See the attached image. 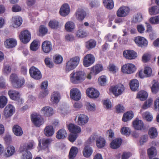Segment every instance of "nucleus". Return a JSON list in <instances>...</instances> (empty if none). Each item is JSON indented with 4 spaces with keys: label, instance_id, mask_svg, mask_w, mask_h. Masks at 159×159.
Here are the masks:
<instances>
[{
    "label": "nucleus",
    "instance_id": "nucleus-1",
    "mask_svg": "<svg viewBox=\"0 0 159 159\" xmlns=\"http://www.w3.org/2000/svg\"><path fill=\"white\" fill-rule=\"evenodd\" d=\"M92 75H94L93 73L90 72L86 76L85 73L82 71H73L70 75V81L74 84H77L82 82L87 77L89 80H91Z\"/></svg>",
    "mask_w": 159,
    "mask_h": 159
},
{
    "label": "nucleus",
    "instance_id": "nucleus-2",
    "mask_svg": "<svg viewBox=\"0 0 159 159\" xmlns=\"http://www.w3.org/2000/svg\"><path fill=\"white\" fill-rule=\"evenodd\" d=\"M96 139V143L97 147L99 148L104 147L105 145L106 141L102 137H98V135L95 134H92L86 141L87 144L91 145L93 143Z\"/></svg>",
    "mask_w": 159,
    "mask_h": 159
},
{
    "label": "nucleus",
    "instance_id": "nucleus-3",
    "mask_svg": "<svg viewBox=\"0 0 159 159\" xmlns=\"http://www.w3.org/2000/svg\"><path fill=\"white\" fill-rule=\"evenodd\" d=\"M80 59V57L78 56H75L69 59L66 64L65 71L66 72H68L75 69L79 64Z\"/></svg>",
    "mask_w": 159,
    "mask_h": 159
},
{
    "label": "nucleus",
    "instance_id": "nucleus-4",
    "mask_svg": "<svg viewBox=\"0 0 159 159\" xmlns=\"http://www.w3.org/2000/svg\"><path fill=\"white\" fill-rule=\"evenodd\" d=\"M31 119L33 124L37 127H39L44 123L43 118L37 113L32 114Z\"/></svg>",
    "mask_w": 159,
    "mask_h": 159
},
{
    "label": "nucleus",
    "instance_id": "nucleus-5",
    "mask_svg": "<svg viewBox=\"0 0 159 159\" xmlns=\"http://www.w3.org/2000/svg\"><path fill=\"white\" fill-rule=\"evenodd\" d=\"M31 38L30 33L27 30L21 32L19 35L20 40L24 43H28L30 41Z\"/></svg>",
    "mask_w": 159,
    "mask_h": 159
},
{
    "label": "nucleus",
    "instance_id": "nucleus-6",
    "mask_svg": "<svg viewBox=\"0 0 159 159\" xmlns=\"http://www.w3.org/2000/svg\"><path fill=\"white\" fill-rule=\"evenodd\" d=\"M110 90L116 96L121 95L125 90L124 86L121 84H119L111 87Z\"/></svg>",
    "mask_w": 159,
    "mask_h": 159
},
{
    "label": "nucleus",
    "instance_id": "nucleus-7",
    "mask_svg": "<svg viewBox=\"0 0 159 159\" xmlns=\"http://www.w3.org/2000/svg\"><path fill=\"white\" fill-rule=\"evenodd\" d=\"M136 70L135 66L131 63H127L123 65L121 67V71L125 73L130 74L134 72Z\"/></svg>",
    "mask_w": 159,
    "mask_h": 159
},
{
    "label": "nucleus",
    "instance_id": "nucleus-8",
    "mask_svg": "<svg viewBox=\"0 0 159 159\" xmlns=\"http://www.w3.org/2000/svg\"><path fill=\"white\" fill-rule=\"evenodd\" d=\"M39 142L38 147L39 150L42 149H46L48 150V146L51 143L52 140L50 139H38Z\"/></svg>",
    "mask_w": 159,
    "mask_h": 159
},
{
    "label": "nucleus",
    "instance_id": "nucleus-9",
    "mask_svg": "<svg viewBox=\"0 0 159 159\" xmlns=\"http://www.w3.org/2000/svg\"><path fill=\"white\" fill-rule=\"evenodd\" d=\"M95 60V57L93 55L87 54L84 58L83 65L85 67H88L93 64L94 63Z\"/></svg>",
    "mask_w": 159,
    "mask_h": 159
},
{
    "label": "nucleus",
    "instance_id": "nucleus-10",
    "mask_svg": "<svg viewBox=\"0 0 159 159\" xmlns=\"http://www.w3.org/2000/svg\"><path fill=\"white\" fill-rule=\"evenodd\" d=\"M29 73L31 76L35 79L39 80L42 77V75L40 71L34 66L30 68Z\"/></svg>",
    "mask_w": 159,
    "mask_h": 159
},
{
    "label": "nucleus",
    "instance_id": "nucleus-11",
    "mask_svg": "<svg viewBox=\"0 0 159 159\" xmlns=\"http://www.w3.org/2000/svg\"><path fill=\"white\" fill-rule=\"evenodd\" d=\"M130 9L127 7L122 6L117 10L116 15L119 17H124L127 16L129 13Z\"/></svg>",
    "mask_w": 159,
    "mask_h": 159
},
{
    "label": "nucleus",
    "instance_id": "nucleus-12",
    "mask_svg": "<svg viewBox=\"0 0 159 159\" xmlns=\"http://www.w3.org/2000/svg\"><path fill=\"white\" fill-rule=\"evenodd\" d=\"M15 108L12 105L8 104L5 107L4 111V116L6 118L11 116L15 112Z\"/></svg>",
    "mask_w": 159,
    "mask_h": 159
},
{
    "label": "nucleus",
    "instance_id": "nucleus-13",
    "mask_svg": "<svg viewBox=\"0 0 159 159\" xmlns=\"http://www.w3.org/2000/svg\"><path fill=\"white\" fill-rule=\"evenodd\" d=\"M81 93L79 90L76 88L72 89L70 92V98L74 100H79L81 98Z\"/></svg>",
    "mask_w": 159,
    "mask_h": 159
},
{
    "label": "nucleus",
    "instance_id": "nucleus-14",
    "mask_svg": "<svg viewBox=\"0 0 159 159\" xmlns=\"http://www.w3.org/2000/svg\"><path fill=\"white\" fill-rule=\"evenodd\" d=\"M123 55L125 57L129 60L135 59L137 56V53L132 50L124 51L123 52Z\"/></svg>",
    "mask_w": 159,
    "mask_h": 159
},
{
    "label": "nucleus",
    "instance_id": "nucleus-15",
    "mask_svg": "<svg viewBox=\"0 0 159 159\" xmlns=\"http://www.w3.org/2000/svg\"><path fill=\"white\" fill-rule=\"evenodd\" d=\"M133 126L136 130H142L144 129L143 122L139 119L136 118L132 122Z\"/></svg>",
    "mask_w": 159,
    "mask_h": 159
},
{
    "label": "nucleus",
    "instance_id": "nucleus-16",
    "mask_svg": "<svg viewBox=\"0 0 159 159\" xmlns=\"http://www.w3.org/2000/svg\"><path fill=\"white\" fill-rule=\"evenodd\" d=\"M8 93L11 99L17 101L20 100V94L18 91L13 89H11L8 91Z\"/></svg>",
    "mask_w": 159,
    "mask_h": 159
},
{
    "label": "nucleus",
    "instance_id": "nucleus-17",
    "mask_svg": "<svg viewBox=\"0 0 159 159\" xmlns=\"http://www.w3.org/2000/svg\"><path fill=\"white\" fill-rule=\"evenodd\" d=\"M34 142L32 140L29 141L22 145H21L20 148V152H24L28 150H31L34 148V147L35 145Z\"/></svg>",
    "mask_w": 159,
    "mask_h": 159
},
{
    "label": "nucleus",
    "instance_id": "nucleus-18",
    "mask_svg": "<svg viewBox=\"0 0 159 159\" xmlns=\"http://www.w3.org/2000/svg\"><path fill=\"white\" fill-rule=\"evenodd\" d=\"M87 95L89 97L92 98H96L99 95L98 91L93 88H89L87 89L86 91Z\"/></svg>",
    "mask_w": 159,
    "mask_h": 159
},
{
    "label": "nucleus",
    "instance_id": "nucleus-19",
    "mask_svg": "<svg viewBox=\"0 0 159 159\" xmlns=\"http://www.w3.org/2000/svg\"><path fill=\"white\" fill-rule=\"evenodd\" d=\"M135 43L139 47H143L148 45V42L147 40L142 37H137L134 39Z\"/></svg>",
    "mask_w": 159,
    "mask_h": 159
},
{
    "label": "nucleus",
    "instance_id": "nucleus-20",
    "mask_svg": "<svg viewBox=\"0 0 159 159\" xmlns=\"http://www.w3.org/2000/svg\"><path fill=\"white\" fill-rule=\"evenodd\" d=\"M43 51L45 53H48L52 50V45L51 42L48 41H44L42 45Z\"/></svg>",
    "mask_w": 159,
    "mask_h": 159
},
{
    "label": "nucleus",
    "instance_id": "nucleus-21",
    "mask_svg": "<svg viewBox=\"0 0 159 159\" xmlns=\"http://www.w3.org/2000/svg\"><path fill=\"white\" fill-rule=\"evenodd\" d=\"M61 98L60 93L58 91H54L51 94L50 100L53 104H57L60 101Z\"/></svg>",
    "mask_w": 159,
    "mask_h": 159
},
{
    "label": "nucleus",
    "instance_id": "nucleus-22",
    "mask_svg": "<svg viewBox=\"0 0 159 159\" xmlns=\"http://www.w3.org/2000/svg\"><path fill=\"white\" fill-rule=\"evenodd\" d=\"M15 152V148L14 146L9 145L6 148L4 156L6 157H10L14 155Z\"/></svg>",
    "mask_w": 159,
    "mask_h": 159
},
{
    "label": "nucleus",
    "instance_id": "nucleus-23",
    "mask_svg": "<svg viewBox=\"0 0 159 159\" xmlns=\"http://www.w3.org/2000/svg\"><path fill=\"white\" fill-rule=\"evenodd\" d=\"M75 15L76 18L77 20L82 21L85 18L86 15V13L84 10L81 8H79L77 10Z\"/></svg>",
    "mask_w": 159,
    "mask_h": 159
},
{
    "label": "nucleus",
    "instance_id": "nucleus-24",
    "mask_svg": "<svg viewBox=\"0 0 159 159\" xmlns=\"http://www.w3.org/2000/svg\"><path fill=\"white\" fill-rule=\"evenodd\" d=\"M40 112L42 114L47 116H51L54 113L53 109L48 106L43 107L41 110Z\"/></svg>",
    "mask_w": 159,
    "mask_h": 159
},
{
    "label": "nucleus",
    "instance_id": "nucleus-25",
    "mask_svg": "<svg viewBox=\"0 0 159 159\" xmlns=\"http://www.w3.org/2000/svg\"><path fill=\"white\" fill-rule=\"evenodd\" d=\"M70 9L69 6L67 4H64L61 7L60 13V15L63 16H66L69 14L70 12Z\"/></svg>",
    "mask_w": 159,
    "mask_h": 159
},
{
    "label": "nucleus",
    "instance_id": "nucleus-26",
    "mask_svg": "<svg viewBox=\"0 0 159 159\" xmlns=\"http://www.w3.org/2000/svg\"><path fill=\"white\" fill-rule=\"evenodd\" d=\"M89 118L86 115L81 114L78 116L77 122L81 125H84L88 121Z\"/></svg>",
    "mask_w": 159,
    "mask_h": 159
},
{
    "label": "nucleus",
    "instance_id": "nucleus-27",
    "mask_svg": "<svg viewBox=\"0 0 159 159\" xmlns=\"http://www.w3.org/2000/svg\"><path fill=\"white\" fill-rule=\"evenodd\" d=\"M22 22V18L19 16L13 17L12 19V26L15 28L20 26Z\"/></svg>",
    "mask_w": 159,
    "mask_h": 159
},
{
    "label": "nucleus",
    "instance_id": "nucleus-28",
    "mask_svg": "<svg viewBox=\"0 0 159 159\" xmlns=\"http://www.w3.org/2000/svg\"><path fill=\"white\" fill-rule=\"evenodd\" d=\"M69 131L74 134H77L81 131L80 127L73 124H70L67 126Z\"/></svg>",
    "mask_w": 159,
    "mask_h": 159
},
{
    "label": "nucleus",
    "instance_id": "nucleus-29",
    "mask_svg": "<svg viewBox=\"0 0 159 159\" xmlns=\"http://www.w3.org/2000/svg\"><path fill=\"white\" fill-rule=\"evenodd\" d=\"M5 46L7 48H12L15 47L17 44L16 40L14 39H7L4 43Z\"/></svg>",
    "mask_w": 159,
    "mask_h": 159
},
{
    "label": "nucleus",
    "instance_id": "nucleus-30",
    "mask_svg": "<svg viewBox=\"0 0 159 159\" xmlns=\"http://www.w3.org/2000/svg\"><path fill=\"white\" fill-rule=\"evenodd\" d=\"M44 133L47 137H51L54 133V129L53 126L48 125L46 126L44 129Z\"/></svg>",
    "mask_w": 159,
    "mask_h": 159
},
{
    "label": "nucleus",
    "instance_id": "nucleus-31",
    "mask_svg": "<svg viewBox=\"0 0 159 159\" xmlns=\"http://www.w3.org/2000/svg\"><path fill=\"white\" fill-rule=\"evenodd\" d=\"M103 70L102 66L100 64H97L91 67V73H93V74L95 75L100 72L102 71Z\"/></svg>",
    "mask_w": 159,
    "mask_h": 159
},
{
    "label": "nucleus",
    "instance_id": "nucleus-32",
    "mask_svg": "<svg viewBox=\"0 0 159 159\" xmlns=\"http://www.w3.org/2000/svg\"><path fill=\"white\" fill-rule=\"evenodd\" d=\"M86 146L83 151V155L86 157H89L92 154L93 151L91 147L88 145L89 144H87L86 142L85 143Z\"/></svg>",
    "mask_w": 159,
    "mask_h": 159
},
{
    "label": "nucleus",
    "instance_id": "nucleus-33",
    "mask_svg": "<svg viewBox=\"0 0 159 159\" xmlns=\"http://www.w3.org/2000/svg\"><path fill=\"white\" fill-rule=\"evenodd\" d=\"M130 89L134 91H137L139 86V83L136 79H133L131 80L129 83Z\"/></svg>",
    "mask_w": 159,
    "mask_h": 159
},
{
    "label": "nucleus",
    "instance_id": "nucleus-34",
    "mask_svg": "<svg viewBox=\"0 0 159 159\" xmlns=\"http://www.w3.org/2000/svg\"><path fill=\"white\" fill-rule=\"evenodd\" d=\"M133 117V112L132 111H128L124 114L122 120L124 122H127L131 120Z\"/></svg>",
    "mask_w": 159,
    "mask_h": 159
},
{
    "label": "nucleus",
    "instance_id": "nucleus-35",
    "mask_svg": "<svg viewBox=\"0 0 159 159\" xmlns=\"http://www.w3.org/2000/svg\"><path fill=\"white\" fill-rule=\"evenodd\" d=\"M122 143L121 139H116L113 140L110 144V147L113 149H116L120 146Z\"/></svg>",
    "mask_w": 159,
    "mask_h": 159
},
{
    "label": "nucleus",
    "instance_id": "nucleus-36",
    "mask_svg": "<svg viewBox=\"0 0 159 159\" xmlns=\"http://www.w3.org/2000/svg\"><path fill=\"white\" fill-rule=\"evenodd\" d=\"M56 137L58 139H64L67 136V133L64 129L59 130L57 133Z\"/></svg>",
    "mask_w": 159,
    "mask_h": 159
},
{
    "label": "nucleus",
    "instance_id": "nucleus-37",
    "mask_svg": "<svg viewBox=\"0 0 159 159\" xmlns=\"http://www.w3.org/2000/svg\"><path fill=\"white\" fill-rule=\"evenodd\" d=\"M65 27L66 30L68 32H71L75 29V25L72 21H68L66 23Z\"/></svg>",
    "mask_w": 159,
    "mask_h": 159
},
{
    "label": "nucleus",
    "instance_id": "nucleus-38",
    "mask_svg": "<svg viewBox=\"0 0 159 159\" xmlns=\"http://www.w3.org/2000/svg\"><path fill=\"white\" fill-rule=\"evenodd\" d=\"M13 131L17 136H20L23 134V131L21 128L18 125H15L13 127Z\"/></svg>",
    "mask_w": 159,
    "mask_h": 159
},
{
    "label": "nucleus",
    "instance_id": "nucleus-39",
    "mask_svg": "<svg viewBox=\"0 0 159 159\" xmlns=\"http://www.w3.org/2000/svg\"><path fill=\"white\" fill-rule=\"evenodd\" d=\"M78 149L75 147H72L71 148L69 154L70 159H73L76 156L78 152Z\"/></svg>",
    "mask_w": 159,
    "mask_h": 159
},
{
    "label": "nucleus",
    "instance_id": "nucleus-40",
    "mask_svg": "<svg viewBox=\"0 0 159 159\" xmlns=\"http://www.w3.org/2000/svg\"><path fill=\"white\" fill-rule=\"evenodd\" d=\"M104 6L108 9H111L114 7V3L112 0H103Z\"/></svg>",
    "mask_w": 159,
    "mask_h": 159
},
{
    "label": "nucleus",
    "instance_id": "nucleus-41",
    "mask_svg": "<svg viewBox=\"0 0 159 159\" xmlns=\"http://www.w3.org/2000/svg\"><path fill=\"white\" fill-rule=\"evenodd\" d=\"M96 45V42L93 39H90L85 43V47L88 49H91L94 48Z\"/></svg>",
    "mask_w": 159,
    "mask_h": 159
},
{
    "label": "nucleus",
    "instance_id": "nucleus-42",
    "mask_svg": "<svg viewBox=\"0 0 159 159\" xmlns=\"http://www.w3.org/2000/svg\"><path fill=\"white\" fill-rule=\"evenodd\" d=\"M39 42L36 40H34L31 43L30 48L32 51H36L39 48Z\"/></svg>",
    "mask_w": 159,
    "mask_h": 159
},
{
    "label": "nucleus",
    "instance_id": "nucleus-43",
    "mask_svg": "<svg viewBox=\"0 0 159 159\" xmlns=\"http://www.w3.org/2000/svg\"><path fill=\"white\" fill-rule=\"evenodd\" d=\"M25 83V80L24 78H19L13 86L15 88H19L21 87Z\"/></svg>",
    "mask_w": 159,
    "mask_h": 159
},
{
    "label": "nucleus",
    "instance_id": "nucleus-44",
    "mask_svg": "<svg viewBox=\"0 0 159 159\" xmlns=\"http://www.w3.org/2000/svg\"><path fill=\"white\" fill-rule=\"evenodd\" d=\"M149 12L151 15H153L159 13V7L154 6L149 8Z\"/></svg>",
    "mask_w": 159,
    "mask_h": 159
},
{
    "label": "nucleus",
    "instance_id": "nucleus-45",
    "mask_svg": "<svg viewBox=\"0 0 159 159\" xmlns=\"http://www.w3.org/2000/svg\"><path fill=\"white\" fill-rule=\"evenodd\" d=\"M148 94L147 93L144 91L139 92L137 95V98H139L141 100H145L148 97Z\"/></svg>",
    "mask_w": 159,
    "mask_h": 159
},
{
    "label": "nucleus",
    "instance_id": "nucleus-46",
    "mask_svg": "<svg viewBox=\"0 0 159 159\" xmlns=\"http://www.w3.org/2000/svg\"><path fill=\"white\" fill-rule=\"evenodd\" d=\"M149 135L151 139H154L157 136V132L156 129L154 127L151 128L148 132Z\"/></svg>",
    "mask_w": 159,
    "mask_h": 159
},
{
    "label": "nucleus",
    "instance_id": "nucleus-47",
    "mask_svg": "<svg viewBox=\"0 0 159 159\" xmlns=\"http://www.w3.org/2000/svg\"><path fill=\"white\" fill-rule=\"evenodd\" d=\"M152 99L151 98H149L144 102L142 108L144 110L148 109L152 104Z\"/></svg>",
    "mask_w": 159,
    "mask_h": 159
},
{
    "label": "nucleus",
    "instance_id": "nucleus-48",
    "mask_svg": "<svg viewBox=\"0 0 159 159\" xmlns=\"http://www.w3.org/2000/svg\"><path fill=\"white\" fill-rule=\"evenodd\" d=\"M7 98L4 96L0 97V107L3 108L7 104Z\"/></svg>",
    "mask_w": 159,
    "mask_h": 159
},
{
    "label": "nucleus",
    "instance_id": "nucleus-49",
    "mask_svg": "<svg viewBox=\"0 0 159 159\" xmlns=\"http://www.w3.org/2000/svg\"><path fill=\"white\" fill-rule=\"evenodd\" d=\"M76 34L77 37L80 38H83L87 35V33L86 31L80 29H79L78 30Z\"/></svg>",
    "mask_w": 159,
    "mask_h": 159
},
{
    "label": "nucleus",
    "instance_id": "nucleus-50",
    "mask_svg": "<svg viewBox=\"0 0 159 159\" xmlns=\"http://www.w3.org/2000/svg\"><path fill=\"white\" fill-rule=\"evenodd\" d=\"M143 72L145 77H150L152 75V69L150 67L146 66L144 68Z\"/></svg>",
    "mask_w": 159,
    "mask_h": 159
},
{
    "label": "nucleus",
    "instance_id": "nucleus-51",
    "mask_svg": "<svg viewBox=\"0 0 159 159\" xmlns=\"http://www.w3.org/2000/svg\"><path fill=\"white\" fill-rule=\"evenodd\" d=\"M148 153L150 159H151L152 156H155L157 154V150L154 147H152L148 150Z\"/></svg>",
    "mask_w": 159,
    "mask_h": 159
},
{
    "label": "nucleus",
    "instance_id": "nucleus-52",
    "mask_svg": "<svg viewBox=\"0 0 159 159\" xmlns=\"http://www.w3.org/2000/svg\"><path fill=\"white\" fill-rule=\"evenodd\" d=\"M142 116L143 118L147 121H151L153 119L152 116L148 111H146L142 114Z\"/></svg>",
    "mask_w": 159,
    "mask_h": 159
},
{
    "label": "nucleus",
    "instance_id": "nucleus-53",
    "mask_svg": "<svg viewBox=\"0 0 159 159\" xmlns=\"http://www.w3.org/2000/svg\"><path fill=\"white\" fill-rule=\"evenodd\" d=\"M18 79L16 74L13 73L10 75L9 81L11 83L12 85L13 86Z\"/></svg>",
    "mask_w": 159,
    "mask_h": 159
},
{
    "label": "nucleus",
    "instance_id": "nucleus-54",
    "mask_svg": "<svg viewBox=\"0 0 159 159\" xmlns=\"http://www.w3.org/2000/svg\"><path fill=\"white\" fill-rule=\"evenodd\" d=\"M120 133L123 135H129L130 133V129L129 127H123L120 129Z\"/></svg>",
    "mask_w": 159,
    "mask_h": 159
},
{
    "label": "nucleus",
    "instance_id": "nucleus-55",
    "mask_svg": "<svg viewBox=\"0 0 159 159\" xmlns=\"http://www.w3.org/2000/svg\"><path fill=\"white\" fill-rule=\"evenodd\" d=\"M98 81L101 85L104 86L107 81V77L105 75L101 76L98 78Z\"/></svg>",
    "mask_w": 159,
    "mask_h": 159
},
{
    "label": "nucleus",
    "instance_id": "nucleus-56",
    "mask_svg": "<svg viewBox=\"0 0 159 159\" xmlns=\"http://www.w3.org/2000/svg\"><path fill=\"white\" fill-rule=\"evenodd\" d=\"M143 20V17L141 14L138 13L135 15L133 19V21L135 23L141 21Z\"/></svg>",
    "mask_w": 159,
    "mask_h": 159
},
{
    "label": "nucleus",
    "instance_id": "nucleus-57",
    "mask_svg": "<svg viewBox=\"0 0 159 159\" xmlns=\"http://www.w3.org/2000/svg\"><path fill=\"white\" fill-rule=\"evenodd\" d=\"M32 156L30 151H25L22 155V159H32Z\"/></svg>",
    "mask_w": 159,
    "mask_h": 159
},
{
    "label": "nucleus",
    "instance_id": "nucleus-58",
    "mask_svg": "<svg viewBox=\"0 0 159 159\" xmlns=\"http://www.w3.org/2000/svg\"><path fill=\"white\" fill-rule=\"evenodd\" d=\"M149 20L150 22L152 24H159V15L151 17Z\"/></svg>",
    "mask_w": 159,
    "mask_h": 159
},
{
    "label": "nucleus",
    "instance_id": "nucleus-59",
    "mask_svg": "<svg viewBox=\"0 0 159 159\" xmlns=\"http://www.w3.org/2000/svg\"><path fill=\"white\" fill-rule=\"evenodd\" d=\"M49 27L52 29H57L58 26V22L56 20H51L48 24Z\"/></svg>",
    "mask_w": 159,
    "mask_h": 159
},
{
    "label": "nucleus",
    "instance_id": "nucleus-60",
    "mask_svg": "<svg viewBox=\"0 0 159 159\" xmlns=\"http://www.w3.org/2000/svg\"><path fill=\"white\" fill-rule=\"evenodd\" d=\"M109 70L113 73H116L118 70V68L113 64H110L108 66Z\"/></svg>",
    "mask_w": 159,
    "mask_h": 159
},
{
    "label": "nucleus",
    "instance_id": "nucleus-61",
    "mask_svg": "<svg viewBox=\"0 0 159 159\" xmlns=\"http://www.w3.org/2000/svg\"><path fill=\"white\" fill-rule=\"evenodd\" d=\"M54 62L57 64H59L62 63L63 61V57L59 55H56L54 57Z\"/></svg>",
    "mask_w": 159,
    "mask_h": 159
},
{
    "label": "nucleus",
    "instance_id": "nucleus-62",
    "mask_svg": "<svg viewBox=\"0 0 159 159\" xmlns=\"http://www.w3.org/2000/svg\"><path fill=\"white\" fill-rule=\"evenodd\" d=\"M87 109L89 111H94L96 109V106L94 103L87 102L86 104Z\"/></svg>",
    "mask_w": 159,
    "mask_h": 159
},
{
    "label": "nucleus",
    "instance_id": "nucleus-63",
    "mask_svg": "<svg viewBox=\"0 0 159 159\" xmlns=\"http://www.w3.org/2000/svg\"><path fill=\"white\" fill-rule=\"evenodd\" d=\"M103 104L104 107L107 109H110L112 106L110 100L108 99H105L103 101Z\"/></svg>",
    "mask_w": 159,
    "mask_h": 159
},
{
    "label": "nucleus",
    "instance_id": "nucleus-64",
    "mask_svg": "<svg viewBox=\"0 0 159 159\" xmlns=\"http://www.w3.org/2000/svg\"><path fill=\"white\" fill-rule=\"evenodd\" d=\"M152 92L155 94L157 93L159 90V85L157 83H155L152 86L151 88Z\"/></svg>",
    "mask_w": 159,
    "mask_h": 159
}]
</instances>
